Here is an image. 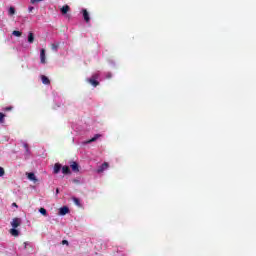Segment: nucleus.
<instances>
[{
  "mask_svg": "<svg viewBox=\"0 0 256 256\" xmlns=\"http://www.w3.org/2000/svg\"><path fill=\"white\" fill-rule=\"evenodd\" d=\"M113 77V74H111V72H108L107 74H106V78L107 79H111Z\"/></svg>",
  "mask_w": 256,
  "mask_h": 256,
  "instance_id": "25",
  "label": "nucleus"
},
{
  "mask_svg": "<svg viewBox=\"0 0 256 256\" xmlns=\"http://www.w3.org/2000/svg\"><path fill=\"white\" fill-rule=\"evenodd\" d=\"M40 63L42 64L47 63L46 56H45V49H41L40 51Z\"/></svg>",
  "mask_w": 256,
  "mask_h": 256,
  "instance_id": "6",
  "label": "nucleus"
},
{
  "mask_svg": "<svg viewBox=\"0 0 256 256\" xmlns=\"http://www.w3.org/2000/svg\"><path fill=\"white\" fill-rule=\"evenodd\" d=\"M41 79H42L43 85H51V80H49V79L47 78V76L42 75V76H41Z\"/></svg>",
  "mask_w": 256,
  "mask_h": 256,
  "instance_id": "10",
  "label": "nucleus"
},
{
  "mask_svg": "<svg viewBox=\"0 0 256 256\" xmlns=\"http://www.w3.org/2000/svg\"><path fill=\"white\" fill-rule=\"evenodd\" d=\"M39 213H41V215H43L44 217H47V210L45 208H40Z\"/></svg>",
  "mask_w": 256,
  "mask_h": 256,
  "instance_id": "19",
  "label": "nucleus"
},
{
  "mask_svg": "<svg viewBox=\"0 0 256 256\" xmlns=\"http://www.w3.org/2000/svg\"><path fill=\"white\" fill-rule=\"evenodd\" d=\"M27 178L30 180V181H33V183H37L39 180L37 179V176H35V173L33 172H30V173H27Z\"/></svg>",
  "mask_w": 256,
  "mask_h": 256,
  "instance_id": "5",
  "label": "nucleus"
},
{
  "mask_svg": "<svg viewBox=\"0 0 256 256\" xmlns=\"http://www.w3.org/2000/svg\"><path fill=\"white\" fill-rule=\"evenodd\" d=\"M83 19L86 23H89L91 21V17H89V12L87 9H82Z\"/></svg>",
  "mask_w": 256,
  "mask_h": 256,
  "instance_id": "3",
  "label": "nucleus"
},
{
  "mask_svg": "<svg viewBox=\"0 0 256 256\" xmlns=\"http://www.w3.org/2000/svg\"><path fill=\"white\" fill-rule=\"evenodd\" d=\"M97 79H99V74H94L91 78L87 79V82L93 87H97L99 86V81H97Z\"/></svg>",
  "mask_w": 256,
  "mask_h": 256,
  "instance_id": "1",
  "label": "nucleus"
},
{
  "mask_svg": "<svg viewBox=\"0 0 256 256\" xmlns=\"http://www.w3.org/2000/svg\"><path fill=\"white\" fill-rule=\"evenodd\" d=\"M24 247L25 249H27V242H24Z\"/></svg>",
  "mask_w": 256,
  "mask_h": 256,
  "instance_id": "28",
  "label": "nucleus"
},
{
  "mask_svg": "<svg viewBox=\"0 0 256 256\" xmlns=\"http://www.w3.org/2000/svg\"><path fill=\"white\" fill-rule=\"evenodd\" d=\"M60 11H61L62 15H67V13H69V11H71V7H69V5H64L60 9Z\"/></svg>",
  "mask_w": 256,
  "mask_h": 256,
  "instance_id": "7",
  "label": "nucleus"
},
{
  "mask_svg": "<svg viewBox=\"0 0 256 256\" xmlns=\"http://www.w3.org/2000/svg\"><path fill=\"white\" fill-rule=\"evenodd\" d=\"M109 169V163L104 162L101 166L98 167L97 173H103V171Z\"/></svg>",
  "mask_w": 256,
  "mask_h": 256,
  "instance_id": "4",
  "label": "nucleus"
},
{
  "mask_svg": "<svg viewBox=\"0 0 256 256\" xmlns=\"http://www.w3.org/2000/svg\"><path fill=\"white\" fill-rule=\"evenodd\" d=\"M60 171H61V164L56 163V164L54 165L53 173H54L55 175H57Z\"/></svg>",
  "mask_w": 256,
  "mask_h": 256,
  "instance_id": "11",
  "label": "nucleus"
},
{
  "mask_svg": "<svg viewBox=\"0 0 256 256\" xmlns=\"http://www.w3.org/2000/svg\"><path fill=\"white\" fill-rule=\"evenodd\" d=\"M56 195H59V188L56 189Z\"/></svg>",
  "mask_w": 256,
  "mask_h": 256,
  "instance_id": "27",
  "label": "nucleus"
},
{
  "mask_svg": "<svg viewBox=\"0 0 256 256\" xmlns=\"http://www.w3.org/2000/svg\"><path fill=\"white\" fill-rule=\"evenodd\" d=\"M8 15H15V8L13 6L9 8Z\"/></svg>",
  "mask_w": 256,
  "mask_h": 256,
  "instance_id": "20",
  "label": "nucleus"
},
{
  "mask_svg": "<svg viewBox=\"0 0 256 256\" xmlns=\"http://www.w3.org/2000/svg\"><path fill=\"white\" fill-rule=\"evenodd\" d=\"M29 11H33V7H30V8H29Z\"/></svg>",
  "mask_w": 256,
  "mask_h": 256,
  "instance_id": "29",
  "label": "nucleus"
},
{
  "mask_svg": "<svg viewBox=\"0 0 256 256\" xmlns=\"http://www.w3.org/2000/svg\"><path fill=\"white\" fill-rule=\"evenodd\" d=\"M72 201H74V203H75V205H77V207H81V201L79 200V198L73 197Z\"/></svg>",
  "mask_w": 256,
  "mask_h": 256,
  "instance_id": "17",
  "label": "nucleus"
},
{
  "mask_svg": "<svg viewBox=\"0 0 256 256\" xmlns=\"http://www.w3.org/2000/svg\"><path fill=\"white\" fill-rule=\"evenodd\" d=\"M69 213V207L64 206L59 209V215H67Z\"/></svg>",
  "mask_w": 256,
  "mask_h": 256,
  "instance_id": "9",
  "label": "nucleus"
},
{
  "mask_svg": "<svg viewBox=\"0 0 256 256\" xmlns=\"http://www.w3.org/2000/svg\"><path fill=\"white\" fill-rule=\"evenodd\" d=\"M12 35H14V37H21V35H23V33L21 31L14 30L12 32Z\"/></svg>",
  "mask_w": 256,
  "mask_h": 256,
  "instance_id": "18",
  "label": "nucleus"
},
{
  "mask_svg": "<svg viewBox=\"0 0 256 256\" xmlns=\"http://www.w3.org/2000/svg\"><path fill=\"white\" fill-rule=\"evenodd\" d=\"M35 41V35L33 32L28 33V43H33Z\"/></svg>",
  "mask_w": 256,
  "mask_h": 256,
  "instance_id": "13",
  "label": "nucleus"
},
{
  "mask_svg": "<svg viewBox=\"0 0 256 256\" xmlns=\"http://www.w3.org/2000/svg\"><path fill=\"white\" fill-rule=\"evenodd\" d=\"M10 233L13 237H19V230L15 228L10 229Z\"/></svg>",
  "mask_w": 256,
  "mask_h": 256,
  "instance_id": "14",
  "label": "nucleus"
},
{
  "mask_svg": "<svg viewBox=\"0 0 256 256\" xmlns=\"http://www.w3.org/2000/svg\"><path fill=\"white\" fill-rule=\"evenodd\" d=\"M3 111H13V106L3 108Z\"/></svg>",
  "mask_w": 256,
  "mask_h": 256,
  "instance_id": "22",
  "label": "nucleus"
},
{
  "mask_svg": "<svg viewBox=\"0 0 256 256\" xmlns=\"http://www.w3.org/2000/svg\"><path fill=\"white\" fill-rule=\"evenodd\" d=\"M62 173H63L64 175H69V174H71V169L69 168V166H63V167H62Z\"/></svg>",
  "mask_w": 256,
  "mask_h": 256,
  "instance_id": "12",
  "label": "nucleus"
},
{
  "mask_svg": "<svg viewBox=\"0 0 256 256\" xmlns=\"http://www.w3.org/2000/svg\"><path fill=\"white\" fill-rule=\"evenodd\" d=\"M62 245H69V241L63 240V241H62Z\"/></svg>",
  "mask_w": 256,
  "mask_h": 256,
  "instance_id": "26",
  "label": "nucleus"
},
{
  "mask_svg": "<svg viewBox=\"0 0 256 256\" xmlns=\"http://www.w3.org/2000/svg\"><path fill=\"white\" fill-rule=\"evenodd\" d=\"M59 42L51 44L52 51H58L59 50Z\"/></svg>",
  "mask_w": 256,
  "mask_h": 256,
  "instance_id": "15",
  "label": "nucleus"
},
{
  "mask_svg": "<svg viewBox=\"0 0 256 256\" xmlns=\"http://www.w3.org/2000/svg\"><path fill=\"white\" fill-rule=\"evenodd\" d=\"M23 147L26 149V153H29V144H24Z\"/></svg>",
  "mask_w": 256,
  "mask_h": 256,
  "instance_id": "24",
  "label": "nucleus"
},
{
  "mask_svg": "<svg viewBox=\"0 0 256 256\" xmlns=\"http://www.w3.org/2000/svg\"><path fill=\"white\" fill-rule=\"evenodd\" d=\"M11 225L13 229H17V227L21 226V218H14L12 219Z\"/></svg>",
  "mask_w": 256,
  "mask_h": 256,
  "instance_id": "2",
  "label": "nucleus"
},
{
  "mask_svg": "<svg viewBox=\"0 0 256 256\" xmlns=\"http://www.w3.org/2000/svg\"><path fill=\"white\" fill-rule=\"evenodd\" d=\"M3 175H5V169L0 167V177H3Z\"/></svg>",
  "mask_w": 256,
  "mask_h": 256,
  "instance_id": "23",
  "label": "nucleus"
},
{
  "mask_svg": "<svg viewBox=\"0 0 256 256\" xmlns=\"http://www.w3.org/2000/svg\"><path fill=\"white\" fill-rule=\"evenodd\" d=\"M0 123H5V114L3 112H0Z\"/></svg>",
  "mask_w": 256,
  "mask_h": 256,
  "instance_id": "21",
  "label": "nucleus"
},
{
  "mask_svg": "<svg viewBox=\"0 0 256 256\" xmlns=\"http://www.w3.org/2000/svg\"><path fill=\"white\" fill-rule=\"evenodd\" d=\"M14 207H17V203H13Z\"/></svg>",
  "mask_w": 256,
  "mask_h": 256,
  "instance_id": "30",
  "label": "nucleus"
},
{
  "mask_svg": "<svg viewBox=\"0 0 256 256\" xmlns=\"http://www.w3.org/2000/svg\"><path fill=\"white\" fill-rule=\"evenodd\" d=\"M101 137L100 134H96L92 139L88 140L86 143H94V141H97Z\"/></svg>",
  "mask_w": 256,
  "mask_h": 256,
  "instance_id": "16",
  "label": "nucleus"
},
{
  "mask_svg": "<svg viewBox=\"0 0 256 256\" xmlns=\"http://www.w3.org/2000/svg\"><path fill=\"white\" fill-rule=\"evenodd\" d=\"M70 167L74 173H79V164L77 162H72Z\"/></svg>",
  "mask_w": 256,
  "mask_h": 256,
  "instance_id": "8",
  "label": "nucleus"
}]
</instances>
